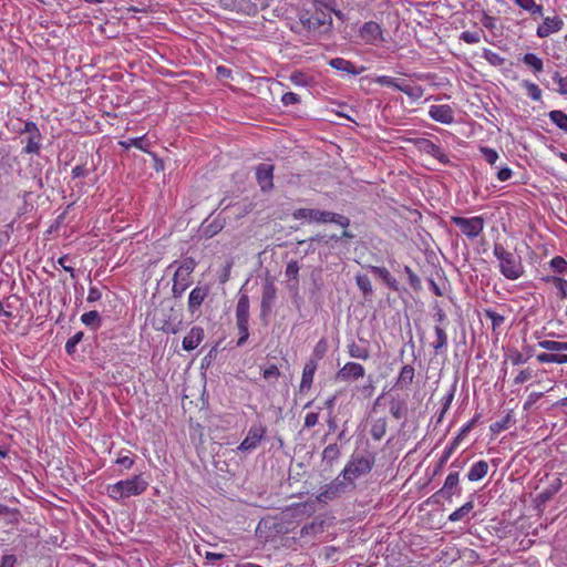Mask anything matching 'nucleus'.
Masks as SVG:
<instances>
[{
    "label": "nucleus",
    "mask_w": 567,
    "mask_h": 567,
    "mask_svg": "<svg viewBox=\"0 0 567 567\" xmlns=\"http://www.w3.org/2000/svg\"><path fill=\"white\" fill-rule=\"evenodd\" d=\"M365 369L358 362H347L338 372L337 379L343 382L355 381L364 377Z\"/></svg>",
    "instance_id": "nucleus-15"
},
{
    "label": "nucleus",
    "mask_w": 567,
    "mask_h": 567,
    "mask_svg": "<svg viewBox=\"0 0 567 567\" xmlns=\"http://www.w3.org/2000/svg\"><path fill=\"white\" fill-rule=\"evenodd\" d=\"M331 0H311L299 13V20L308 31L326 33L332 27Z\"/></svg>",
    "instance_id": "nucleus-1"
},
{
    "label": "nucleus",
    "mask_w": 567,
    "mask_h": 567,
    "mask_svg": "<svg viewBox=\"0 0 567 567\" xmlns=\"http://www.w3.org/2000/svg\"><path fill=\"white\" fill-rule=\"evenodd\" d=\"M12 131L19 135H27L25 140H22L24 146L22 148L23 154L39 155L42 147V134L37 125L32 121H25L20 127H13Z\"/></svg>",
    "instance_id": "nucleus-6"
},
{
    "label": "nucleus",
    "mask_w": 567,
    "mask_h": 567,
    "mask_svg": "<svg viewBox=\"0 0 567 567\" xmlns=\"http://www.w3.org/2000/svg\"><path fill=\"white\" fill-rule=\"evenodd\" d=\"M374 82L379 85L392 87L400 92H401V87H403V84H404V81H401L396 78H392L389 75H379L375 78Z\"/></svg>",
    "instance_id": "nucleus-41"
},
{
    "label": "nucleus",
    "mask_w": 567,
    "mask_h": 567,
    "mask_svg": "<svg viewBox=\"0 0 567 567\" xmlns=\"http://www.w3.org/2000/svg\"><path fill=\"white\" fill-rule=\"evenodd\" d=\"M474 508V502L468 501L465 504H463L460 508L455 509L453 513L450 514L449 520L450 522H458L464 518L470 512H472Z\"/></svg>",
    "instance_id": "nucleus-44"
},
{
    "label": "nucleus",
    "mask_w": 567,
    "mask_h": 567,
    "mask_svg": "<svg viewBox=\"0 0 567 567\" xmlns=\"http://www.w3.org/2000/svg\"><path fill=\"white\" fill-rule=\"evenodd\" d=\"M550 268L558 274L567 272V261L561 256H556L549 261Z\"/></svg>",
    "instance_id": "nucleus-51"
},
{
    "label": "nucleus",
    "mask_w": 567,
    "mask_h": 567,
    "mask_svg": "<svg viewBox=\"0 0 567 567\" xmlns=\"http://www.w3.org/2000/svg\"><path fill=\"white\" fill-rule=\"evenodd\" d=\"M81 322L84 326L91 328L92 330H97L102 324L100 315L96 310H91L89 312L83 313L81 316Z\"/></svg>",
    "instance_id": "nucleus-37"
},
{
    "label": "nucleus",
    "mask_w": 567,
    "mask_h": 567,
    "mask_svg": "<svg viewBox=\"0 0 567 567\" xmlns=\"http://www.w3.org/2000/svg\"><path fill=\"white\" fill-rule=\"evenodd\" d=\"M522 61L527 65L532 72L537 75L544 71V62L535 53H526L523 55Z\"/></svg>",
    "instance_id": "nucleus-32"
},
{
    "label": "nucleus",
    "mask_w": 567,
    "mask_h": 567,
    "mask_svg": "<svg viewBox=\"0 0 567 567\" xmlns=\"http://www.w3.org/2000/svg\"><path fill=\"white\" fill-rule=\"evenodd\" d=\"M196 267L194 258H185L174 272L172 291L174 297H182L186 289L192 285V274Z\"/></svg>",
    "instance_id": "nucleus-7"
},
{
    "label": "nucleus",
    "mask_w": 567,
    "mask_h": 567,
    "mask_svg": "<svg viewBox=\"0 0 567 567\" xmlns=\"http://www.w3.org/2000/svg\"><path fill=\"white\" fill-rule=\"evenodd\" d=\"M329 65L334 70L342 71L349 74L357 75L360 73V70L357 69L355 64L342 58L331 59L329 61Z\"/></svg>",
    "instance_id": "nucleus-23"
},
{
    "label": "nucleus",
    "mask_w": 567,
    "mask_h": 567,
    "mask_svg": "<svg viewBox=\"0 0 567 567\" xmlns=\"http://www.w3.org/2000/svg\"><path fill=\"white\" fill-rule=\"evenodd\" d=\"M375 464V455L373 453L352 454L344 468L341 472V476L348 483H353L355 480L368 475Z\"/></svg>",
    "instance_id": "nucleus-4"
},
{
    "label": "nucleus",
    "mask_w": 567,
    "mask_h": 567,
    "mask_svg": "<svg viewBox=\"0 0 567 567\" xmlns=\"http://www.w3.org/2000/svg\"><path fill=\"white\" fill-rule=\"evenodd\" d=\"M355 284L365 297L372 293V284L367 275H357Z\"/></svg>",
    "instance_id": "nucleus-48"
},
{
    "label": "nucleus",
    "mask_w": 567,
    "mask_h": 567,
    "mask_svg": "<svg viewBox=\"0 0 567 567\" xmlns=\"http://www.w3.org/2000/svg\"><path fill=\"white\" fill-rule=\"evenodd\" d=\"M267 433V427L262 423L252 424L246 437L239 444L238 450L241 452L252 451L257 449L260 442L265 439Z\"/></svg>",
    "instance_id": "nucleus-10"
},
{
    "label": "nucleus",
    "mask_w": 567,
    "mask_h": 567,
    "mask_svg": "<svg viewBox=\"0 0 567 567\" xmlns=\"http://www.w3.org/2000/svg\"><path fill=\"white\" fill-rule=\"evenodd\" d=\"M482 31H463L460 35V40L467 44H476L481 41Z\"/></svg>",
    "instance_id": "nucleus-53"
},
{
    "label": "nucleus",
    "mask_w": 567,
    "mask_h": 567,
    "mask_svg": "<svg viewBox=\"0 0 567 567\" xmlns=\"http://www.w3.org/2000/svg\"><path fill=\"white\" fill-rule=\"evenodd\" d=\"M485 317L491 320L493 330H496L505 322V317L503 315L491 309L485 310Z\"/></svg>",
    "instance_id": "nucleus-49"
},
{
    "label": "nucleus",
    "mask_w": 567,
    "mask_h": 567,
    "mask_svg": "<svg viewBox=\"0 0 567 567\" xmlns=\"http://www.w3.org/2000/svg\"><path fill=\"white\" fill-rule=\"evenodd\" d=\"M280 374H281L280 370L275 364L269 365L268 368L264 369V371H262V377L266 380L278 379L280 377Z\"/></svg>",
    "instance_id": "nucleus-61"
},
{
    "label": "nucleus",
    "mask_w": 567,
    "mask_h": 567,
    "mask_svg": "<svg viewBox=\"0 0 567 567\" xmlns=\"http://www.w3.org/2000/svg\"><path fill=\"white\" fill-rule=\"evenodd\" d=\"M71 260L69 255H63L58 259V264L68 272H70V276L72 279L75 278V270L71 265H68V262Z\"/></svg>",
    "instance_id": "nucleus-60"
},
{
    "label": "nucleus",
    "mask_w": 567,
    "mask_h": 567,
    "mask_svg": "<svg viewBox=\"0 0 567 567\" xmlns=\"http://www.w3.org/2000/svg\"><path fill=\"white\" fill-rule=\"evenodd\" d=\"M529 358L530 355H525L517 349H511L505 355V360L509 361L513 365L524 364Z\"/></svg>",
    "instance_id": "nucleus-45"
},
{
    "label": "nucleus",
    "mask_w": 567,
    "mask_h": 567,
    "mask_svg": "<svg viewBox=\"0 0 567 567\" xmlns=\"http://www.w3.org/2000/svg\"><path fill=\"white\" fill-rule=\"evenodd\" d=\"M462 489L460 487V473L451 472L446 476L443 486L433 496H440L445 501L451 502L452 497L454 495H460Z\"/></svg>",
    "instance_id": "nucleus-12"
},
{
    "label": "nucleus",
    "mask_w": 567,
    "mask_h": 567,
    "mask_svg": "<svg viewBox=\"0 0 567 567\" xmlns=\"http://www.w3.org/2000/svg\"><path fill=\"white\" fill-rule=\"evenodd\" d=\"M148 487V482L142 475H134L131 478L118 481L106 486L107 495L120 501L131 496L142 495Z\"/></svg>",
    "instance_id": "nucleus-3"
},
{
    "label": "nucleus",
    "mask_w": 567,
    "mask_h": 567,
    "mask_svg": "<svg viewBox=\"0 0 567 567\" xmlns=\"http://www.w3.org/2000/svg\"><path fill=\"white\" fill-rule=\"evenodd\" d=\"M404 271L408 275L410 286L415 290L420 289L421 280L419 276L409 266H405Z\"/></svg>",
    "instance_id": "nucleus-58"
},
{
    "label": "nucleus",
    "mask_w": 567,
    "mask_h": 567,
    "mask_svg": "<svg viewBox=\"0 0 567 567\" xmlns=\"http://www.w3.org/2000/svg\"><path fill=\"white\" fill-rule=\"evenodd\" d=\"M292 217L297 220L305 219L317 224L333 223L341 226L342 228H348L350 226V219L348 217L337 213L319 210L315 208L296 209L292 214Z\"/></svg>",
    "instance_id": "nucleus-5"
},
{
    "label": "nucleus",
    "mask_w": 567,
    "mask_h": 567,
    "mask_svg": "<svg viewBox=\"0 0 567 567\" xmlns=\"http://www.w3.org/2000/svg\"><path fill=\"white\" fill-rule=\"evenodd\" d=\"M480 151H481L482 155L484 156V159L491 165H494L499 157L498 153L494 148L483 146L480 148Z\"/></svg>",
    "instance_id": "nucleus-56"
},
{
    "label": "nucleus",
    "mask_w": 567,
    "mask_h": 567,
    "mask_svg": "<svg viewBox=\"0 0 567 567\" xmlns=\"http://www.w3.org/2000/svg\"><path fill=\"white\" fill-rule=\"evenodd\" d=\"M208 296V288L207 287H195L188 297V310L192 313H195L197 310H199L200 306L205 301V299Z\"/></svg>",
    "instance_id": "nucleus-19"
},
{
    "label": "nucleus",
    "mask_w": 567,
    "mask_h": 567,
    "mask_svg": "<svg viewBox=\"0 0 567 567\" xmlns=\"http://www.w3.org/2000/svg\"><path fill=\"white\" fill-rule=\"evenodd\" d=\"M544 281L551 284L557 289V296L560 300L567 299V280L565 278L548 276L544 278Z\"/></svg>",
    "instance_id": "nucleus-30"
},
{
    "label": "nucleus",
    "mask_w": 567,
    "mask_h": 567,
    "mask_svg": "<svg viewBox=\"0 0 567 567\" xmlns=\"http://www.w3.org/2000/svg\"><path fill=\"white\" fill-rule=\"evenodd\" d=\"M480 415H475L472 420L465 423L456 434V436L445 446L443 454L440 458V465H444L449 458L454 454L456 449L460 446L461 442L465 439V436L472 431L474 425L477 423Z\"/></svg>",
    "instance_id": "nucleus-9"
},
{
    "label": "nucleus",
    "mask_w": 567,
    "mask_h": 567,
    "mask_svg": "<svg viewBox=\"0 0 567 567\" xmlns=\"http://www.w3.org/2000/svg\"><path fill=\"white\" fill-rule=\"evenodd\" d=\"M563 28L564 20L559 16L545 17L537 27L536 34L538 38H547L553 33L559 32Z\"/></svg>",
    "instance_id": "nucleus-17"
},
{
    "label": "nucleus",
    "mask_w": 567,
    "mask_h": 567,
    "mask_svg": "<svg viewBox=\"0 0 567 567\" xmlns=\"http://www.w3.org/2000/svg\"><path fill=\"white\" fill-rule=\"evenodd\" d=\"M118 145L125 150L135 147L144 153H150V146H151V144L147 142L146 135H143L141 137H133L127 141H120Z\"/></svg>",
    "instance_id": "nucleus-25"
},
{
    "label": "nucleus",
    "mask_w": 567,
    "mask_h": 567,
    "mask_svg": "<svg viewBox=\"0 0 567 567\" xmlns=\"http://www.w3.org/2000/svg\"><path fill=\"white\" fill-rule=\"evenodd\" d=\"M482 56L493 66H502L505 63V59L502 55L489 49H484Z\"/></svg>",
    "instance_id": "nucleus-46"
},
{
    "label": "nucleus",
    "mask_w": 567,
    "mask_h": 567,
    "mask_svg": "<svg viewBox=\"0 0 567 567\" xmlns=\"http://www.w3.org/2000/svg\"><path fill=\"white\" fill-rule=\"evenodd\" d=\"M83 332L79 331L75 334H73L71 338L68 339L65 343V351L68 354H73L75 352V348L78 343L82 340Z\"/></svg>",
    "instance_id": "nucleus-54"
},
{
    "label": "nucleus",
    "mask_w": 567,
    "mask_h": 567,
    "mask_svg": "<svg viewBox=\"0 0 567 567\" xmlns=\"http://www.w3.org/2000/svg\"><path fill=\"white\" fill-rule=\"evenodd\" d=\"M493 255L498 260L499 272L508 280H517L524 275L522 258L507 250L502 244L495 243Z\"/></svg>",
    "instance_id": "nucleus-2"
},
{
    "label": "nucleus",
    "mask_w": 567,
    "mask_h": 567,
    "mask_svg": "<svg viewBox=\"0 0 567 567\" xmlns=\"http://www.w3.org/2000/svg\"><path fill=\"white\" fill-rule=\"evenodd\" d=\"M22 515L18 508H11L7 505H3L1 511V517L7 525H18Z\"/></svg>",
    "instance_id": "nucleus-34"
},
{
    "label": "nucleus",
    "mask_w": 567,
    "mask_h": 567,
    "mask_svg": "<svg viewBox=\"0 0 567 567\" xmlns=\"http://www.w3.org/2000/svg\"><path fill=\"white\" fill-rule=\"evenodd\" d=\"M548 117L564 133H567V114L560 110H554L548 113Z\"/></svg>",
    "instance_id": "nucleus-38"
},
{
    "label": "nucleus",
    "mask_w": 567,
    "mask_h": 567,
    "mask_svg": "<svg viewBox=\"0 0 567 567\" xmlns=\"http://www.w3.org/2000/svg\"><path fill=\"white\" fill-rule=\"evenodd\" d=\"M429 116L433 121L445 125H451L455 121L454 110L449 104L431 105L429 107Z\"/></svg>",
    "instance_id": "nucleus-14"
},
{
    "label": "nucleus",
    "mask_w": 567,
    "mask_h": 567,
    "mask_svg": "<svg viewBox=\"0 0 567 567\" xmlns=\"http://www.w3.org/2000/svg\"><path fill=\"white\" fill-rule=\"evenodd\" d=\"M522 86L526 90L527 95L533 101L538 102V101L542 100L543 92H542L540 87L536 83H534V82H532L529 80H524L522 82Z\"/></svg>",
    "instance_id": "nucleus-43"
},
{
    "label": "nucleus",
    "mask_w": 567,
    "mask_h": 567,
    "mask_svg": "<svg viewBox=\"0 0 567 567\" xmlns=\"http://www.w3.org/2000/svg\"><path fill=\"white\" fill-rule=\"evenodd\" d=\"M359 37L365 44L378 45L384 41L383 30L375 21H368L359 29Z\"/></svg>",
    "instance_id": "nucleus-11"
},
{
    "label": "nucleus",
    "mask_w": 567,
    "mask_h": 567,
    "mask_svg": "<svg viewBox=\"0 0 567 567\" xmlns=\"http://www.w3.org/2000/svg\"><path fill=\"white\" fill-rule=\"evenodd\" d=\"M236 328L238 331L237 346H243L249 338V321H236Z\"/></svg>",
    "instance_id": "nucleus-47"
},
{
    "label": "nucleus",
    "mask_w": 567,
    "mask_h": 567,
    "mask_svg": "<svg viewBox=\"0 0 567 567\" xmlns=\"http://www.w3.org/2000/svg\"><path fill=\"white\" fill-rule=\"evenodd\" d=\"M275 166L268 163H260L255 168L256 181L262 192H269L274 188Z\"/></svg>",
    "instance_id": "nucleus-13"
},
{
    "label": "nucleus",
    "mask_w": 567,
    "mask_h": 567,
    "mask_svg": "<svg viewBox=\"0 0 567 567\" xmlns=\"http://www.w3.org/2000/svg\"><path fill=\"white\" fill-rule=\"evenodd\" d=\"M386 430H388L386 417L375 419L372 422L371 427H370L371 437L374 441H381L385 436Z\"/></svg>",
    "instance_id": "nucleus-28"
},
{
    "label": "nucleus",
    "mask_w": 567,
    "mask_h": 567,
    "mask_svg": "<svg viewBox=\"0 0 567 567\" xmlns=\"http://www.w3.org/2000/svg\"><path fill=\"white\" fill-rule=\"evenodd\" d=\"M236 321H249V297L240 295L236 306Z\"/></svg>",
    "instance_id": "nucleus-29"
},
{
    "label": "nucleus",
    "mask_w": 567,
    "mask_h": 567,
    "mask_svg": "<svg viewBox=\"0 0 567 567\" xmlns=\"http://www.w3.org/2000/svg\"><path fill=\"white\" fill-rule=\"evenodd\" d=\"M489 470V465L486 461L481 460L475 462L466 474V478L470 482H478L483 480Z\"/></svg>",
    "instance_id": "nucleus-22"
},
{
    "label": "nucleus",
    "mask_w": 567,
    "mask_h": 567,
    "mask_svg": "<svg viewBox=\"0 0 567 567\" xmlns=\"http://www.w3.org/2000/svg\"><path fill=\"white\" fill-rule=\"evenodd\" d=\"M515 4L520 9L528 11L532 16H542L543 6L537 4L535 0H514Z\"/></svg>",
    "instance_id": "nucleus-39"
},
{
    "label": "nucleus",
    "mask_w": 567,
    "mask_h": 567,
    "mask_svg": "<svg viewBox=\"0 0 567 567\" xmlns=\"http://www.w3.org/2000/svg\"><path fill=\"white\" fill-rule=\"evenodd\" d=\"M561 488V480L559 477H555L549 486L543 489L538 497L542 502H546L550 499L559 489Z\"/></svg>",
    "instance_id": "nucleus-40"
},
{
    "label": "nucleus",
    "mask_w": 567,
    "mask_h": 567,
    "mask_svg": "<svg viewBox=\"0 0 567 567\" xmlns=\"http://www.w3.org/2000/svg\"><path fill=\"white\" fill-rule=\"evenodd\" d=\"M299 264L297 260H291L287 264L285 275L288 278L297 279L299 274Z\"/></svg>",
    "instance_id": "nucleus-59"
},
{
    "label": "nucleus",
    "mask_w": 567,
    "mask_h": 567,
    "mask_svg": "<svg viewBox=\"0 0 567 567\" xmlns=\"http://www.w3.org/2000/svg\"><path fill=\"white\" fill-rule=\"evenodd\" d=\"M277 289L272 281H267L262 288L261 308L264 311L269 310L275 298Z\"/></svg>",
    "instance_id": "nucleus-27"
},
{
    "label": "nucleus",
    "mask_w": 567,
    "mask_h": 567,
    "mask_svg": "<svg viewBox=\"0 0 567 567\" xmlns=\"http://www.w3.org/2000/svg\"><path fill=\"white\" fill-rule=\"evenodd\" d=\"M204 339V330L200 327H193L184 337L182 346L186 351L196 349Z\"/></svg>",
    "instance_id": "nucleus-21"
},
{
    "label": "nucleus",
    "mask_w": 567,
    "mask_h": 567,
    "mask_svg": "<svg viewBox=\"0 0 567 567\" xmlns=\"http://www.w3.org/2000/svg\"><path fill=\"white\" fill-rule=\"evenodd\" d=\"M327 350H328L327 340L324 338H322L315 346L313 352H312L313 358H311L310 360H316L318 362L319 360H321L324 357Z\"/></svg>",
    "instance_id": "nucleus-50"
},
{
    "label": "nucleus",
    "mask_w": 567,
    "mask_h": 567,
    "mask_svg": "<svg viewBox=\"0 0 567 567\" xmlns=\"http://www.w3.org/2000/svg\"><path fill=\"white\" fill-rule=\"evenodd\" d=\"M289 80L292 84H295L297 86H308L311 82L309 76H307L305 73L298 72V71L291 73V75L289 76Z\"/></svg>",
    "instance_id": "nucleus-52"
},
{
    "label": "nucleus",
    "mask_w": 567,
    "mask_h": 567,
    "mask_svg": "<svg viewBox=\"0 0 567 567\" xmlns=\"http://www.w3.org/2000/svg\"><path fill=\"white\" fill-rule=\"evenodd\" d=\"M401 92L406 94L411 100H420L424 95V89L419 84H411L404 82Z\"/></svg>",
    "instance_id": "nucleus-42"
},
{
    "label": "nucleus",
    "mask_w": 567,
    "mask_h": 567,
    "mask_svg": "<svg viewBox=\"0 0 567 567\" xmlns=\"http://www.w3.org/2000/svg\"><path fill=\"white\" fill-rule=\"evenodd\" d=\"M344 485L342 482L333 481L329 484H327L317 496V501L327 503L328 501H332L340 496V494L343 492Z\"/></svg>",
    "instance_id": "nucleus-20"
},
{
    "label": "nucleus",
    "mask_w": 567,
    "mask_h": 567,
    "mask_svg": "<svg viewBox=\"0 0 567 567\" xmlns=\"http://www.w3.org/2000/svg\"><path fill=\"white\" fill-rule=\"evenodd\" d=\"M17 557L14 555H3L1 557L0 567H16Z\"/></svg>",
    "instance_id": "nucleus-64"
},
{
    "label": "nucleus",
    "mask_w": 567,
    "mask_h": 567,
    "mask_svg": "<svg viewBox=\"0 0 567 567\" xmlns=\"http://www.w3.org/2000/svg\"><path fill=\"white\" fill-rule=\"evenodd\" d=\"M451 221L457 226L461 233L468 238H476L484 229V218L474 216L471 218L453 216Z\"/></svg>",
    "instance_id": "nucleus-8"
},
{
    "label": "nucleus",
    "mask_w": 567,
    "mask_h": 567,
    "mask_svg": "<svg viewBox=\"0 0 567 567\" xmlns=\"http://www.w3.org/2000/svg\"><path fill=\"white\" fill-rule=\"evenodd\" d=\"M538 346L542 349L548 350V351H560V341H554V340H543L538 342Z\"/></svg>",
    "instance_id": "nucleus-62"
},
{
    "label": "nucleus",
    "mask_w": 567,
    "mask_h": 567,
    "mask_svg": "<svg viewBox=\"0 0 567 567\" xmlns=\"http://www.w3.org/2000/svg\"><path fill=\"white\" fill-rule=\"evenodd\" d=\"M515 422L513 410L508 411L506 415L494 423L491 424L489 430L493 434L497 435L501 432L509 429V426Z\"/></svg>",
    "instance_id": "nucleus-33"
},
{
    "label": "nucleus",
    "mask_w": 567,
    "mask_h": 567,
    "mask_svg": "<svg viewBox=\"0 0 567 567\" xmlns=\"http://www.w3.org/2000/svg\"><path fill=\"white\" fill-rule=\"evenodd\" d=\"M534 377V371L530 368L523 369L518 372V374L514 378L513 383L515 385L523 384L529 381Z\"/></svg>",
    "instance_id": "nucleus-55"
},
{
    "label": "nucleus",
    "mask_w": 567,
    "mask_h": 567,
    "mask_svg": "<svg viewBox=\"0 0 567 567\" xmlns=\"http://www.w3.org/2000/svg\"><path fill=\"white\" fill-rule=\"evenodd\" d=\"M318 369V363L316 360H308L302 369V377L299 384V392L306 393L308 392L313 383L315 373Z\"/></svg>",
    "instance_id": "nucleus-18"
},
{
    "label": "nucleus",
    "mask_w": 567,
    "mask_h": 567,
    "mask_svg": "<svg viewBox=\"0 0 567 567\" xmlns=\"http://www.w3.org/2000/svg\"><path fill=\"white\" fill-rule=\"evenodd\" d=\"M281 102L284 105H292L300 102V96L293 92H287L281 96Z\"/></svg>",
    "instance_id": "nucleus-63"
},
{
    "label": "nucleus",
    "mask_w": 567,
    "mask_h": 567,
    "mask_svg": "<svg viewBox=\"0 0 567 567\" xmlns=\"http://www.w3.org/2000/svg\"><path fill=\"white\" fill-rule=\"evenodd\" d=\"M348 353L351 358L360 359V360H368L370 358V351L368 347L361 346L354 341L348 344Z\"/></svg>",
    "instance_id": "nucleus-35"
},
{
    "label": "nucleus",
    "mask_w": 567,
    "mask_h": 567,
    "mask_svg": "<svg viewBox=\"0 0 567 567\" xmlns=\"http://www.w3.org/2000/svg\"><path fill=\"white\" fill-rule=\"evenodd\" d=\"M436 339L431 343L435 353H442L447 348V333L442 326L436 324L434 327Z\"/></svg>",
    "instance_id": "nucleus-26"
},
{
    "label": "nucleus",
    "mask_w": 567,
    "mask_h": 567,
    "mask_svg": "<svg viewBox=\"0 0 567 567\" xmlns=\"http://www.w3.org/2000/svg\"><path fill=\"white\" fill-rule=\"evenodd\" d=\"M404 403L401 401H392L390 405V413L396 420H400L404 415Z\"/></svg>",
    "instance_id": "nucleus-57"
},
{
    "label": "nucleus",
    "mask_w": 567,
    "mask_h": 567,
    "mask_svg": "<svg viewBox=\"0 0 567 567\" xmlns=\"http://www.w3.org/2000/svg\"><path fill=\"white\" fill-rule=\"evenodd\" d=\"M416 146L421 152L431 155L442 164H447L450 162V158L445 154L444 150L431 140L420 138L416 141Z\"/></svg>",
    "instance_id": "nucleus-16"
},
{
    "label": "nucleus",
    "mask_w": 567,
    "mask_h": 567,
    "mask_svg": "<svg viewBox=\"0 0 567 567\" xmlns=\"http://www.w3.org/2000/svg\"><path fill=\"white\" fill-rule=\"evenodd\" d=\"M413 379L414 368L410 364L403 365L396 380V386L400 389H406L410 384H412Z\"/></svg>",
    "instance_id": "nucleus-31"
},
{
    "label": "nucleus",
    "mask_w": 567,
    "mask_h": 567,
    "mask_svg": "<svg viewBox=\"0 0 567 567\" xmlns=\"http://www.w3.org/2000/svg\"><path fill=\"white\" fill-rule=\"evenodd\" d=\"M370 270L380 277L384 284L392 290H399L396 279L390 274L385 267L370 266Z\"/></svg>",
    "instance_id": "nucleus-24"
},
{
    "label": "nucleus",
    "mask_w": 567,
    "mask_h": 567,
    "mask_svg": "<svg viewBox=\"0 0 567 567\" xmlns=\"http://www.w3.org/2000/svg\"><path fill=\"white\" fill-rule=\"evenodd\" d=\"M536 360L539 362V363H558V364H564V363H567V354L565 353H547V352H542L539 354L536 355Z\"/></svg>",
    "instance_id": "nucleus-36"
}]
</instances>
